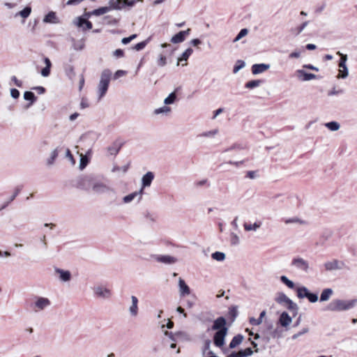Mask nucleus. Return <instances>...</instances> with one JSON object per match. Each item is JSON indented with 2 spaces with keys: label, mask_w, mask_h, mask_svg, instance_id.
Listing matches in <instances>:
<instances>
[{
  "label": "nucleus",
  "mask_w": 357,
  "mask_h": 357,
  "mask_svg": "<svg viewBox=\"0 0 357 357\" xmlns=\"http://www.w3.org/2000/svg\"><path fill=\"white\" fill-rule=\"evenodd\" d=\"M357 304V299L344 300L335 298L331 301L326 307L330 312H343L353 309Z\"/></svg>",
  "instance_id": "nucleus-1"
},
{
  "label": "nucleus",
  "mask_w": 357,
  "mask_h": 357,
  "mask_svg": "<svg viewBox=\"0 0 357 357\" xmlns=\"http://www.w3.org/2000/svg\"><path fill=\"white\" fill-rule=\"evenodd\" d=\"M111 75L112 73L109 70L106 69L102 72L97 88L98 100H101L105 96L109 88Z\"/></svg>",
  "instance_id": "nucleus-2"
},
{
  "label": "nucleus",
  "mask_w": 357,
  "mask_h": 357,
  "mask_svg": "<svg viewBox=\"0 0 357 357\" xmlns=\"http://www.w3.org/2000/svg\"><path fill=\"white\" fill-rule=\"evenodd\" d=\"M50 305L51 301L47 298L36 296L31 304V307L34 312H38L49 307Z\"/></svg>",
  "instance_id": "nucleus-3"
},
{
  "label": "nucleus",
  "mask_w": 357,
  "mask_h": 357,
  "mask_svg": "<svg viewBox=\"0 0 357 357\" xmlns=\"http://www.w3.org/2000/svg\"><path fill=\"white\" fill-rule=\"evenodd\" d=\"M345 264L344 261L337 259L326 261L324 263L323 267L326 272H333L340 271L344 268Z\"/></svg>",
  "instance_id": "nucleus-4"
},
{
  "label": "nucleus",
  "mask_w": 357,
  "mask_h": 357,
  "mask_svg": "<svg viewBox=\"0 0 357 357\" xmlns=\"http://www.w3.org/2000/svg\"><path fill=\"white\" fill-rule=\"evenodd\" d=\"M92 192L95 194H104L113 192L114 189L106 183L95 179L93 183Z\"/></svg>",
  "instance_id": "nucleus-5"
},
{
  "label": "nucleus",
  "mask_w": 357,
  "mask_h": 357,
  "mask_svg": "<svg viewBox=\"0 0 357 357\" xmlns=\"http://www.w3.org/2000/svg\"><path fill=\"white\" fill-rule=\"evenodd\" d=\"M95 178L91 176H84L78 178L77 187L86 191L91 190Z\"/></svg>",
  "instance_id": "nucleus-6"
},
{
  "label": "nucleus",
  "mask_w": 357,
  "mask_h": 357,
  "mask_svg": "<svg viewBox=\"0 0 357 357\" xmlns=\"http://www.w3.org/2000/svg\"><path fill=\"white\" fill-rule=\"evenodd\" d=\"M291 266L297 270L301 271L305 273L310 272V266L309 262L302 257H296L291 261Z\"/></svg>",
  "instance_id": "nucleus-7"
},
{
  "label": "nucleus",
  "mask_w": 357,
  "mask_h": 357,
  "mask_svg": "<svg viewBox=\"0 0 357 357\" xmlns=\"http://www.w3.org/2000/svg\"><path fill=\"white\" fill-rule=\"evenodd\" d=\"M95 295L98 298L108 299L112 296L110 289L102 285H98L93 288Z\"/></svg>",
  "instance_id": "nucleus-8"
},
{
  "label": "nucleus",
  "mask_w": 357,
  "mask_h": 357,
  "mask_svg": "<svg viewBox=\"0 0 357 357\" xmlns=\"http://www.w3.org/2000/svg\"><path fill=\"white\" fill-rule=\"evenodd\" d=\"M295 75L298 80L301 82H307L317 79V75L312 73H307L303 69H298L295 71Z\"/></svg>",
  "instance_id": "nucleus-9"
},
{
  "label": "nucleus",
  "mask_w": 357,
  "mask_h": 357,
  "mask_svg": "<svg viewBox=\"0 0 357 357\" xmlns=\"http://www.w3.org/2000/svg\"><path fill=\"white\" fill-rule=\"evenodd\" d=\"M227 333V328H224L218 331L214 335V344L218 347H221L225 344V338Z\"/></svg>",
  "instance_id": "nucleus-10"
},
{
  "label": "nucleus",
  "mask_w": 357,
  "mask_h": 357,
  "mask_svg": "<svg viewBox=\"0 0 357 357\" xmlns=\"http://www.w3.org/2000/svg\"><path fill=\"white\" fill-rule=\"evenodd\" d=\"M152 259L158 262L165 264H172L177 261V259L170 255H152Z\"/></svg>",
  "instance_id": "nucleus-11"
},
{
  "label": "nucleus",
  "mask_w": 357,
  "mask_h": 357,
  "mask_svg": "<svg viewBox=\"0 0 357 357\" xmlns=\"http://www.w3.org/2000/svg\"><path fill=\"white\" fill-rule=\"evenodd\" d=\"M142 189H140L139 191L133 192L125 197H123V202L124 204H129L134 201L135 199L137 202H139L142 199Z\"/></svg>",
  "instance_id": "nucleus-12"
},
{
  "label": "nucleus",
  "mask_w": 357,
  "mask_h": 357,
  "mask_svg": "<svg viewBox=\"0 0 357 357\" xmlns=\"http://www.w3.org/2000/svg\"><path fill=\"white\" fill-rule=\"evenodd\" d=\"M73 23L77 27L81 28L83 31L89 30L92 28L91 22L82 17L75 18Z\"/></svg>",
  "instance_id": "nucleus-13"
},
{
  "label": "nucleus",
  "mask_w": 357,
  "mask_h": 357,
  "mask_svg": "<svg viewBox=\"0 0 357 357\" xmlns=\"http://www.w3.org/2000/svg\"><path fill=\"white\" fill-rule=\"evenodd\" d=\"M54 272L58 275L59 280L62 282H67L71 280L72 275L69 271L55 268Z\"/></svg>",
  "instance_id": "nucleus-14"
},
{
  "label": "nucleus",
  "mask_w": 357,
  "mask_h": 357,
  "mask_svg": "<svg viewBox=\"0 0 357 357\" xmlns=\"http://www.w3.org/2000/svg\"><path fill=\"white\" fill-rule=\"evenodd\" d=\"M190 29H188L185 31H181L178 33L172 36L170 40L172 43L174 44L181 43L185 40V37L190 34Z\"/></svg>",
  "instance_id": "nucleus-15"
},
{
  "label": "nucleus",
  "mask_w": 357,
  "mask_h": 357,
  "mask_svg": "<svg viewBox=\"0 0 357 357\" xmlns=\"http://www.w3.org/2000/svg\"><path fill=\"white\" fill-rule=\"evenodd\" d=\"M178 291L181 297H184L190 294V287L181 278H178Z\"/></svg>",
  "instance_id": "nucleus-16"
},
{
  "label": "nucleus",
  "mask_w": 357,
  "mask_h": 357,
  "mask_svg": "<svg viewBox=\"0 0 357 357\" xmlns=\"http://www.w3.org/2000/svg\"><path fill=\"white\" fill-rule=\"evenodd\" d=\"M271 68L270 64L266 63H257L252 66V73L253 75H258L263 73Z\"/></svg>",
  "instance_id": "nucleus-17"
},
{
  "label": "nucleus",
  "mask_w": 357,
  "mask_h": 357,
  "mask_svg": "<svg viewBox=\"0 0 357 357\" xmlns=\"http://www.w3.org/2000/svg\"><path fill=\"white\" fill-rule=\"evenodd\" d=\"M153 178H154V174L151 172H148L142 176V188H141V189H142V192L144 191V188L149 187L151 185Z\"/></svg>",
  "instance_id": "nucleus-18"
},
{
  "label": "nucleus",
  "mask_w": 357,
  "mask_h": 357,
  "mask_svg": "<svg viewBox=\"0 0 357 357\" xmlns=\"http://www.w3.org/2000/svg\"><path fill=\"white\" fill-rule=\"evenodd\" d=\"M132 304L129 307V313L130 314L135 317L138 314V298L135 296H131Z\"/></svg>",
  "instance_id": "nucleus-19"
},
{
  "label": "nucleus",
  "mask_w": 357,
  "mask_h": 357,
  "mask_svg": "<svg viewBox=\"0 0 357 357\" xmlns=\"http://www.w3.org/2000/svg\"><path fill=\"white\" fill-rule=\"evenodd\" d=\"M262 225L261 221H256L254 223L245 222L243 228L246 231H257Z\"/></svg>",
  "instance_id": "nucleus-20"
},
{
  "label": "nucleus",
  "mask_w": 357,
  "mask_h": 357,
  "mask_svg": "<svg viewBox=\"0 0 357 357\" xmlns=\"http://www.w3.org/2000/svg\"><path fill=\"white\" fill-rule=\"evenodd\" d=\"M334 291L331 288H326L322 290L319 301L320 302H326L328 301L331 296L333 295Z\"/></svg>",
  "instance_id": "nucleus-21"
},
{
  "label": "nucleus",
  "mask_w": 357,
  "mask_h": 357,
  "mask_svg": "<svg viewBox=\"0 0 357 357\" xmlns=\"http://www.w3.org/2000/svg\"><path fill=\"white\" fill-rule=\"evenodd\" d=\"M43 22L45 23L57 24L59 22V20L56 13L50 11L45 16Z\"/></svg>",
  "instance_id": "nucleus-22"
},
{
  "label": "nucleus",
  "mask_w": 357,
  "mask_h": 357,
  "mask_svg": "<svg viewBox=\"0 0 357 357\" xmlns=\"http://www.w3.org/2000/svg\"><path fill=\"white\" fill-rule=\"evenodd\" d=\"M279 321L281 326L287 327L291 323L292 319L287 312H284L281 314Z\"/></svg>",
  "instance_id": "nucleus-23"
},
{
  "label": "nucleus",
  "mask_w": 357,
  "mask_h": 357,
  "mask_svg": "<svg viewBox=\"0 0 357 357\" xmlns=\"http://www.w3.org/2000/svg\"><path fill=\"white\" fill-rule=\"evenodd\" d=\"M44 63L45 64V67L41 70L40 74L43 77H47L50 75L52 63L47 57L44 58Z\"/></svg>",
  "instance_id": "nucleus-24"
},
{
  "label": "nucleus",
  "mask_w": 357,
  "mask_h": 357,
  "mask_svg": "<svg viewBox=\"0 0 357 357\" xmlns=\"http://www.w3.org/2000/svg\"><path fill=\"white\" fill-rule=\"evenodd\" d=\"M225 325L226 319L224 317H220L214 321L212 329L219 331L221 330L222 328H226Z\"/></svg>",
  "instance_id": "nucleus-25"
},
{
  "label": "nucleus",
  "mask_w": 357,
  "mask_h": 357,
  "mask_svg": "<svg viewBox=\"0 0 357 357\" xmlns=\"http://www.w3.org/2000/svg\"><path fill=\"white\" fill-rule=\"evenodd\" d=\"M218 133H219V130L218 128H215V129H213V130H208V131H204V132L200 133L198 135V137H202V138L213 139Z\"/></svg>",
  "instance_id": "nucleus-26"
},
{
  "label": "nucleus",
  "mask_w": 357,
  "mask_h": 357,
  "mask_svg": "<svg viewBox=\"0 0 357 357\" xmlns=\"http://www.w3.org/2000/svg\"><path fill=\"white\" fill-rule=\"evenodd\" d=\"M338 66H339L340 69H339V73H338L337 77L338 79L347 78L349 75V70L347 66V64H344L343 66L338 65Z\"/></svg>",
  "instance_id": "nucleus-27"
},
{
  "label": "nucleus",
  "mask_w": 357,
  "mask_h": 357,
  "mask_svg": "<svg viewBox=\"0 0 357 357\" xmlns=\"http://www.w3.org/2000/svg\"><path fill=\"white\" fill-rule=\"evenodd\" d=\"M302 291L305 293L303 294L305 296V298H307L310 303H314L318 301L319 297L317 294L310 292L307 289H303Z\"/></svg>",
  "instance_id": "nucleus-28"
},
{
  "label": "nucleus",
  "mask_w": 357,
  "mask_h": 357,
  "mask_svg": "<svg viewBox=\"0 0 357 357\" xmlns=\"http://www.w3.org/2000/svg\"><path fill=\"white\" fill-rule=\"evenodd\" d=\"M290 300L291 299L289 297H287L284 293L278 294L275 298V301L278 303L285 305L288 304Z\"/></svg>",
  "instance_id": "nucleus-29"
},
{
  "label": "nucleus",
  "mask_w": 357,
  "mask_h": 357,
  "mask_svg": "<svg viewBox=\"0 0 357 357\" xmlns=\"http://www.w3.org/2000/svg\"><path fill=\"white\" fill-rule=\"evenodd\" d=\"M193 50L192 48H188L185 50V51L182 54V55L178 59V61L176 65L178 66L180 62L181 61H186L189 56L192 54Z\"/></svg>",
  "instance_id": "nucleus-30"
},
{
  "label": "nucleus",
  "mask_w": 357,
  "mask_h": 357,
  "mask_svg": "<svg viewBox=\"0 0 357 357\" xmlns=\"http://www.w3.org/2000/svg\"><path fill=\"white\" fill-rule=\"evenodd\" d=\"M109 10H110V7H107V6L101 7L98 9L93 10L91 13H88L87 15L89 16L90 15H96V16H99V15H102L109 12Z\"/></svg>",
  "instance_id": "nucleus-31"
},
{
  "label": "nucleus",
  "mask_w": 357,
  "mask_h": 357,
  "mask_svg": "<svg viewBox=\"0 0 357 357\" xmlns=\"http://www.w3.org/2000/svg\"><path fill=\"white\" fill-rule=\"evenodd\" d=\"M243 340V336L241 335H237L233 337L229 343V347L234 349L239 345Z\"/></svg>",
  "instance_id": "nucleus-32"
},
{
  "label": "nucleus",
  "mask_w": 357,
  "mask_h": 357,
  "mask_svg": "<svg viewBox=\"0 0 357 357\" xmlns=\"http://www.w3.org/2000/svg\"><path fill=\"white\" fill-rule=\"evenodd\" d=\"M59 155V150L57 148L54 149L50 153V157L47 159V165L48 166H51L54 164L55 159L57 158Z\"/></svg>",
  "instance_id": "nucleus-33"
},
{
  "label": "nucleus",
  "mask_w": 357,
  "mask_h": 357,
  "mask_svg": "<svg viewBox=\"0 0 357 357\" xmlns=\"http://www.w3.org/2000/svg\"><path fill=\"white\" fill-rule=\"evenodd\" d=\"M265 315H266V312L265 311H262L260 313L259 317H257V319H255V318H253V317L250 318V323L252 325H254V326H259V325H260L262 323L263 318L264 317Z\"/></svg>",
  "instance_id": "nucleus-34"
},
{
  "label": "nucleus",
  "mask_w": 357,
  "mask_h": 357,
  "mask_svg": "<svg viewBox=\"0 0 357 357\" xmlns=\"http://www.w3.org/2000/svg\"><path fill=\"white\" fill-rule=\"evenodd\" d=\"M31 13V8L30 6H26L21 11L15 14V17H17L20 15L22 18L26 19L30 15Z\"/></svg>",
  "instance_id": "nucleus-35"
},
{
  "label": "nucleus",
  "mask_w": 357,
  "mask_h": 357,
  "mask_svg": "<svg viewBox=\"0 0 357 357\" xmlns=\"http://www.w3.org/2000/svg\"><path fill=\"white\" fill-rule=\"evenodd\" d=\"M325 126L331 131H337L340 128V124L337 121L326 123Z\"/></svg>",
  "instance_id": "nucleus-36"
},
{
  "label": "nucleus",
  "mask_w": 357,
  "mask_h": 357,
  "mask_svg": "<svg viewBox=\"0 0 357 357\" xmlns=\"http://www.w3.org/2000/svg\"><path fill=\"white\" fill-rule=\"evenodd\" d=\"M170 112H171V108L168 106H162L161 107L157 108L153 112V113L156 115L160 114L167 115Z\"/></svg>",
  "instance_id": "nucleus-37"
},
{
  "label": "nucleus",
  "mask_w": 357,
  "mask_h": 357,
  "mask_svg": "<svg viewBox=\"0 0 357 357\" xmlns=\"http://www.w3.org/2000/svg\"><path fill=\"white\" fill-rule=\"evenodd\" d=\"M110 8L121 9L124 6L123 0H110Z\"/></svg>",
  "instance_id": "nucleus-38"
},
{
  "label": "nucleus",
  "mask_w": 357,
  "mask_h": 357,
  "mask_svg": "<svg viewBox=\"0 0 357 357\" xmlns=\"http://www.w3.org/2000/svg\"><path fill=\"white\" fill-rule=\"evenodd\" d=\"M211 257L218 261H222L225 259L226 255L224 252L217 251L212 253Z\"/></svg>",
  "instance_id": "nucleus-39"
},
{
  "label": "nucleus",
  "mask_w": 357,
  "mask_h": 357,
  "mask_svg": "<svg viewBox=\"0 0 357 357\" xmlns=\"http://www.w3.org/2000/svg\"><path fill=\"white\" fill-rule=\"evenodd\" d=\"M261 82H262V81L260 79L252 80V81L248 82L245 84V87L246 89H252L254 88L258 87Z\"/></svg>",
  "instance_id": "nucleus-40"
},
{
  "label": "nucleus",
  "mask_w": 357,
  "mask_h": 357,
  "mask_svg": "<svg viewBox=\"0 0 357 357\" xmlns=\"http://www.w3.org/2000/svg\"><path fill=\"white\" fill-rule=\"evenodd\" d=\"M24 98L26 100H30L31 101V102L29 103L28 107L31 105L35 102V100L36 99L34 93L33 92H31V91H25L24 93Z\"/></svg>",
  "instance_id": "nucleus-41"
},
{
  "label": "nucleus",
  "mask_w": 357,
  "mask_h": 357,
  "mask_svg": "<svg viewBox=\"0 0 357 357\" xmlns=\"http://www.w3.org/2000/svg\"><path fill=\"white\" fill-rule=\"evenodd\" d=\"M79 156H80V160H79V169L81 170H82L86 167V165L89 162V158H87L86 155H84L82 153H81L79 155Z\"/></svg>",
  "instance_id": "nucleus-42"
},
{
  "label": "nucleus",
  "mask_w": 357,
  "mask_h": 357,
  "mask_svg": "<svg viewBox=\"0 0 357 357\" xmlns=\"http://www.w3.org/2000/svg\"><path fill=\"white\" fill-rule=\"evenodd\" d=\"M280 281L284 284L285 285H287L289 289H294L295 287V284L294 283V282H292L291 280H290L287 276L285 275H282L280 277Z\"/></svg>",
  "instance_id": "nucleus-43"
},
{
  "label": "nucleus",
  "mask_w": 357,
  "mask_h": 357,
  "mask_svg": "<svg viewBox=\"0 0 357 357\" xmlns=\"http://www.w3.org/2000/svg\"><path fill=\"white\" fill-rule=\"evenodd\" d=\"M285 224H292V223H298L300 225H305L306 222L303 220H301L297 217H294L291 218L286 219L284 220Z\"/></svg>",
  "instance_id": "nucleus-44"
},
{
  "label": "nucleus",
  "mask_w": 357,
  "mask_h": 357,
  "mask_svg": "<svg viewBox=\"0 0 357 357\" xmlns=\"http://www.w3.org/2000/svg\"><path fill=\"white\" fill-rule=\"evenodd\" d=\"M177 341H189L190 340V335L183 331L176 333Z\"/></svg>",
  "instance_id": "nucleus-45"
},
{
  "label": "nucleus",
  "mask_w": 357,
  "mask_h": 357,
  "mask_svg": "<svg viewBox=\"0 0 357 357\" xmlns=\"http://www.w3.org/2000/svg\"><path fill=\"white\" fill-rule=\"evenodd\" d=\"M157 65L160 67H163L167 64V58L166 56L160 53L158 55V57L156 60Z\"/></svg>",
  "instance_id": "nucleus-46"
},
{
  "label": "nucleus",
  "mask_w": 357,
  "mask_h": 357,
  "mask_svg": "<svg viewBox=\"0 0 357 357\" xmlns=\"http://www.w3.org/2000/svg\"><path fill=\"white\" fill-rule=\"evenodd\" d=\"M20 191V189L19 188H17L13 195L4 203V204L2 206L1 208V209H3L5 208L6 206H8L10 202H12L15 199V197L17 196V195L19 194Z\"/></svg>",
  "instance_id": "nucleus-47"
},
{
  "label": "nucleus",
  "mask_w": 357,
  "mask_h": 357,
  "mask_svg": "<svg viewBox=\"0 0 357 357\" xmlns=\"http://www.w3.org/2000/svg\"><path fill=\"white\" fill-rule=\"evenodd\" d=\"M176 98V95L175 92L171 93L165 100L164 103L165 105L173 104Z\"/></svg>",
  "instance_id": "nucleus-48"
},
{
  "label": "nucleus",
  "mask_w": 357,
  "mask_h": 357,
  "mask_svg": "<svg viewBox=\"0 0 357 357\" xmlns=\"http://www.w3.org/2000/svg\"><path fill=\"white\" fill-rule=\"evenodd\" d=\"M149 41V38H148L147 40H144L142 42H140V43L136 44L132 47V49L136 50V51H141V50H142L143 49L145 48V47L147 45Z\"/></svg>",
  "instance_id": "nucleus-49"
},
{
  "label": "nucleus",
  "mask_w": 357,
  "mask_h": 357,
  "mask_svg": "<svg viewBox=\"0 0 357 357\" xmlns=\"http://www.w3.org/2000/svg\"><path fill=\"white\" fill-rule=\"evenodd\" d=\"M248 33V30L247 29H242L239 31V33H238L236 37L234 39V42L236 43V42L240 40L242 38H243L245 36H247Z\"/></svg>",
  "instance_id": "nucleus-50"
},
{
  "label": "nucleus",
  "mask_w": 357,
  "mask_h": 357,
  "mask_svg": "<svg viewBox=\"0 0 357 357\" xmlns=\"http://www.w3.org/2000/svg\"><path fill=\"white\" fill-rule=\"evenodd\" d=\"M66 73L70 79H73L75 76L73 66L69 65L66 68Z\"/></svg>",
  "instance_id": "nucleus-51"
},
{
  "label": "nucleus",
  "mask_w": 357,
  "mask_h": 357,
  "mask_svg": "<svg viewBox=\"0 0 357 357\" xmlns=\"http://www.w3.org/2000/svg\"><path fill=\"white\" fill-rule=\"evenodd\" d=\"M244 66H245V62L243 61L238 60L236 62V64L234 67L233 73H238L241 69L244 68Z\"/></svg>",
  "instance_id": "nucleus-52"
},
{
  "label": "nucleus",
  "mask_w": 357,
  "mask_h": 357,
  "mask_svg": "<svg viewBox=\"0 0 357 357\" xmlns=\"http://www.w3.org/2000/svg\"><path fill=\"white\" fill-rule=\"evenodd\" d=\"M230 241H231V243L234 245H236L240 243L239 236L235 233L231 234Z\"/></svg>",
  "instance_id": "nucleus-53"
},
{
  "label": "nucleus",
  "mask_w": 357,
  "mask_h": 357,
  "mask_svg": "<svg viewBox=\"0 0 357 357\" xmlns=\"http://www.w3.org/2000/svg\"><path fill=\"white\" fill-rule=\"evenodd\" d=\"M307 25H308V22L307 21L304 22L302 24H301V26H299L295 29V34L296 36H298L300 33H301Z\"/></svg>",
  "instance_id": "nucleus-54"
},
{
  "label": "nucleus",
  "mask_w": 357,
  "mask_h": 357,
  "mask_svg": "<svg viewBox=\"0 0 357 357\" xmlns=\"http://www.w3.org/2000/svg\"><path fill=\"white\" fill-rule=\"evenodd\" d=\"M239 351L242 357H248L253 354V351L251 348H246L245 349L240 350Z\"/></svg>",
  "instance_id": "nucleus-55"
},
{
  "label": "nucleus",
  "mask_w": 357,
  "mask_h": 357,
  "mask_svg": "<svg viewBox=\"0 0 357 357\" xmlns=\"http://www.w3.org/2000/svg\"><path fill=\"white\" fill-rule=\"evenodd\" d=\"M120 150V146L114 145L108 148V151L110 155H116Z\"/></svg>",
  "instance_id": "nucleus-56"
},
{
  "label": "nucleus",
  "mask_w": 357,
  "mask_h": 357,
  "mask_svg": "<svg viewBox=\"0 0 357 357\" xmlns=\"http://www.w3.org/2000/svg\"><path fill=\"white\" fill-rule=\"evenodd\" d=\"M337 54L340 56V62H339L338 65L343 66L344 64H346L347 59H348L347 55V54H343L340 51H338L337 52Z\"/></svg>",
  "instance_id": "nucleus-57"
},
{
  "label": "nucleus",
  "mask_w": 357,
  "mask_h": 357,
  "mask_svg": "<svg viewBox=\"0 0 357 357\" xmlns=\"http://www.w3.org/2000/svg\"><path fill=\"white\" fill-rule=\"evenodd\" d=\"M309 331V329L308 328H303L301 331H299L298 333L294 334L293 336H292V339L293 340H296L297 339L299 336L302 335H304L305 333H307V332Z\"/></svg>",
  "instance_id": "nucleus-58"
},
{
  "label": "nucleus",
  "mask_w": 357,
  "mask_h": 357,
  "mask_svg": "<svg viewBox=\"0 0 357 357\" xmlns=\"http://www.w3.org/2000/svg\"><path fill=\"white\" fill-rule=\"evenodd\" d=\"M287 308L291 311H296L298 310L297 305L294 303L291 300H290L288 303V304L286 305Z\"/></svg>",
  "instance_id": "nucleus-59"
},
{
  "label": "nucleus",
  "mask_w": 357,
  "mask_h": 357,
  "mask_svg": "<svg viewBox=\"0 0 357 357\" xmlns=\"http://www.w3.org/2000/svg\"><path fill=\"white\" fill-rule=\"evenodd\" d=\"M258 174L257 171H248L246 174V177L250 179H255L257 178Z\"/></svg>",
  "instance_id": "nucleus-60"
},
{
  "label": "nucleus",
  "mask_w": 357,
  "mask_h": 357,
  "mask_svg": "<svg viewBox=\"0 0 357 357\" xmlns=\"http://www.w3.org/2000/svg\"><path fill=\"white\" fill-rule=\"evenodd\" d=\"M307 289V287L303 286V287H298L296 289V291H297V296L299 298H304L305 296H303V294H305V293L301 290L303 289Z\"/></svg>",
  "instance_id": "nucleus-61"
},
{
  "label": "nucleus",
  "mask_w": 357,
  "mask_h": 357,
  "mask_svg": "<svg viewBox=\"0 0 357 357\" xmlns=\"http://www.w3.org/2000/svg\"><path fill=\"white\" fill-rule=\"evenodd\" d=\"M136 2H143V0H123L124 6H133Z\"/></svg>",
  "instance_id": "nucleus-62"
},
{
  "label": "nucleus",
  "mask_w": 357,
  "mask_h": 357,
  "mask_svg": "<svg viewBox=\"0 0 357 357\" xmlns=\"http://www.w3.org/2000/svg\"><path fill=\"white\" fill-rule=\"evenodd\" d=\"M165 335L166 336H167L173 342H177L176 333H169L168 331H165Z\"/></svg>",
  "instance_id": "nucleus-63"
},
{
  "label": "nucleus",
  "mask_w": 357,
  "mask_h": 357,
  "mask_svg": "<svg viewBox=\"0 0 357 357\" xmlns=\"http://www.w3.org/2000/svg\"><path fill=\"white\" fill-rule=\"evenodd\" d=\"M113 55L116 58H122L124 56V52L121 49H117L113 52Z\"/></svg>",
  "instance_id": "nucleus-64"
}]
</instances>
